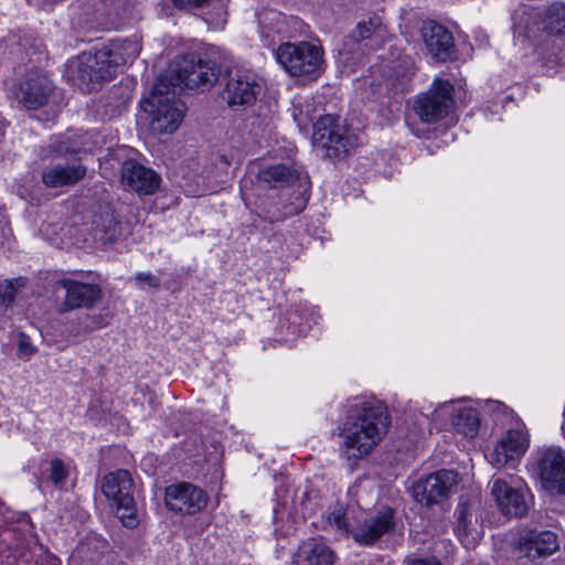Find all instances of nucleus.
I'll use <instances>...</instances> for the list:
<instances>
[{
  "label": "nucleus",
  "instance_id": "obj_1",
  "mask_svg": "<svg viewBox=\"0 0 565 565\" xmlns=\"http://www.w3.org/2000/svg\"><path fill=\"white\" fill-rule=\"evenodd\" d=\"M220 75L215 62L196 54L177 58L167 73L159 77L143 109L151 117V128L160 134H171L184 116V104L175 98V88H201L214 84Z\"/></svg>",
  "mask_w": 565,
  "mask_h": 565
},
{
  "label": "nucleus",
  "instance_id": "obj_2",
  "mask_svg": "<svg viewBox=\"0 0 565 565\" xmlns=\"http://www.w3.org/2000/svg\"><path fill=\"white\" fill-rule=\"evenodd\" d=\"M343 407L344 416L333 435L341 439L340 454L349 461H358L367 456L387 434L390 416L385 405L369 395L350 397Z\"/></svg>",
  "mask_w": 565,
  "mask_h": 565
},
{
  "label": "nucleus",
  "instance_id": "obj_3",
  "mask_svg": "<svg viewBox=\"0 0 565 565\" xmlns=\"http://www.w3.org/2000/svg\"><path fill=\"white\" fill-rule=\"evenodd\" d=\"M387 38L382 19L373 14L358 22L355 29L343 40L339 57L348 66L356 65L369 52L377 50Z\"/></svg>",
  "mask_w": 565,
  "mask_h": 565
},
{
  "label": "nucleus",
  "instance_id": "obj_4",
  "mask_svg": "<svg viewBox=\"0 0 565 565\" xmlns=\"http://www.w3.org/2000/svg\"><path fill=\"white\" fill-rule=\"evenodd\" d=\"M276 61L291 76L319 75L323 72L321 46L301 41L282 43L275 52Z\"/></svg>",
  "mask_w": 565,
  "mask_h": 565
},
{
  "label": "nucleus",
  "instance_id": "obj_5",
  "mask_svg": "<svg viewBox=\"0 0 565 565\" xmlns=\"http://www.w3.org/2000/svg\"><path fill=\"white\" fill-rule=\"evenodd\" d=\"M134 481L128 470L119 469L103 478L102 491L115 509L121 523L129 529L138 525L137 508L132 495Z\"/></svg>",
  "mask_w": 565,
  "mask_h": 565
},
{
  "label": "nucleus",
  "instance_id": "obj_6",
  "mask_svg": "<svg viewBox=\"0 0 565 565\" xmlns=\"http://www.w3.org/2000/svg\"><path fill=\"white\" fill-rule=\"evenodd\" d=\"M491 494L502 514L507 516H525L533 500L531 490L524 481L512 476L510 481L501 478L493 479Z\"/></svg>",
  "mask_w": 565,
  "mask_h": 565
},
{
  "label": "nucleus",
  "instance_id": "obj_7",
  "mask_svg": "<svg viewBox=\"0 0 565 565\" xmlns=\"http://www.w3.org/2000/svg\"><path fill=\"white\" fill-rule=\"evenodd\" d=\"M68 72L86 89H93L96 84L108 82L116 75L102 46L95 52H84L71 61Z\"/></svg>",
  "mask_w": 565,
  "mask_h": 565
},
{
  "label": "nucleus",
  "instance_id": "obj_8",
  "mask_svg": "<svg viewBox=\"0 0 565 565\" xmlns=\"http://www.w3.org/2000/svg\"><path fill=\"white\" fill-rule=\"evenodd\" d=\"M454 86L446 79H434L430 88L419 95L414 110L423 122L433 124L443 119L452 108Z\"/></svg>",
  "mask_w": 565,
  "mask_h": 565
},
{
  "label": "nucleus",
  "instance_id": "obj_9",
  "mask_svg": "<svg viewBox=\"0 0 565 565\" xmlns=\"http://www.w3.org/2000/svg\"><path fill=\"white\" fill-rule=\"evenodd\" d=\"M313 143L327 150L328 157L347 154L354 146L355 140L349 134L340 118L326 115L315 124Z\"/></svg>",
  "mask_w": 565,
  "mask_h": 565
},
{
  "label": "nucleus",
  "instance_id": "obj_10",
  "mask_svg": "<svg viewBox=\"0 0 565 565\" xmlns=\"http://www.w3.org/2000/svg\"><path fill=\"white\" fill-rule=\"evenodd\" d=\"M530 446V435L524 425L508 429L498 440L493 450L487 456L488 461L497 469L505 466L514 467L525 455Z\"/></svg>",
  "mask_w": 565,
  "mask_h": 565
},
{
  "label": "nucleus",
  "instance_id": "obj_11",
  "mask_svg": "<svg viewBox=\"0 0 565 565\" xmlns=\"http://www.w3.org/2000/svg\"><path fill=\"white\" fill-rule=\"evenodd\" d=\"M542 487L553 493H565V456L559 447L542 448L534 456Z\"/></svg>",
  "mask_w": 565,
  "mask_h": 565
},
{
  "label": "nucleus",
  "instance_id": "obj_12",
  "mask_svg": "<svg viewBox=\"0 0 565 565\" xmlns=\"http://www.w3.org/2000/svg\"><path fill=\"white\" fill-rule=\"evenodd\" d=\"M53 90V83L39 71L28 72L11 89L15 99L28 109H39L46 105Z\"/></svg>",
  "mask_w": 565,
  "mask_h": 565
},
{
  "label": "nucleus",
  "instance_id": "obj_13",
  "mask_svg": "<svg viewBox=\"0 0 565 565\" xmlns=\"http://www.w3.org/2000/svg\"><path fill=\"white\" fill-rule=\"evenodd\" d=\"M458 482V473L441 469L413 482V498L425 505H431L445 499Z\"/></svg>",
  "mask_w": 565,
  "mask_h": 565
},
{
  "label": "nucleus",
  "instance_id": "obj_14",
  "mask_svg": "<svg viewBox=\"0 0 565 565\" xmlns=\"http://www.w3.org/2000/svg\"><path fill=\"white\" fill-rule=\"evenodd\" d=\"M394 526L395 512L392 508L384 507L367 514L351 530V535L358 544L369 546L393 531Z\"/></svg>",
  "mask_w": 565,
  "mask_h": 565
},
{
  "label": "nucleus",
  "instance_id": "obj_15",
  "mask_svg": "<svg viewBox=\"0 0 565 565\" xmlns=\"http://www.w3.org/2000/svg\"><path fill=\"white\" fill-rule=\"evenodd\" d=\"M166 504L171 511L195 514L207 503V495L195 484L179 482L166 489Z\"/></svg>",
  "mask_w": 565,
  "mask_h": 565
},
{
  "label": "nucleus",
  "instance_id": "obj_16",
  "mask_svg": "<svg viewBox=\"0 0 565 565\" xmlns=\"http://www.w3.org/2000/svg\"><path fill=\"white\" fill-rule=\"evenodd\" d=\"M422 39L428 53L437 61L456 57V45L452 33L443 24L427 20L420 26Z\"/></svg>",
  "mask_w": 565,
  "mask_h": 565
},
{
  "label": "nucleus",
  "instance_id": "obj_17",
  "mask_svg": "<svg viewBox=\"0 0 565 565\" xmlns=\"http://www.w3.org/2000/svg\"><path fill=\"white\" fill-rule=\"evenodd\" d=\"M58 285L65 289L66 295L61 303V312L78 308L89 309L102 298V289L96 284H87L73 278H62Z\"/></svg>",
  "mask_w": 565,
  "mask_h": 565
},
{
  "label": "nucleus",
  "instance_id": "obj_18",
  "mask_svg": "<svg viewBox=\"0 0 565 565\" xmlns=\"http://www.w3.org/2000/svg\"><path fill=\"white\" fill-rule=\"evenodd\" d=\"M260 85L247 73L235 71L227 74L223 98L230 106L248 105L256 99Z\"/></svg>",
  "mask_w": 565,
  "mask_h": 565
},
{
  "label": "nucleus",
  "instance_id": "obj_19",
  "mask_svg": "<svg viewBox=\"0 0 565 565\" xmlns=\"http://www.w3.org/2000/svg\"><path fill=\"white\" fill-rule=\"evenodd\" d=\"M121 182L138 194L148 195L159 188L160 177L152 169L128 160L121 169Z\"/></svg>",
  "mask_w": 565,
  "mask_h": 565
},
{
  "label": "nucleus",
  "instance_id": "obj_20",
  "mask_svg": "<svg viewBox=\"0 0 565 565\" xmlns=\"http://www.w3.org/2000/svg\"><path fill=\"white\" fill-rule=\"evenodd\" d=\"M449 408L452 411V426L458 434L466 438H475L480 428V417L477 409L469 406L454 407L452 402H445L435 408L434 416H439L441 412H447Z\"/></svg>",
  "mask_w": 565,
  "mask_h": 565
},
{
  "label": "nucleus",
  "instance_id": "obj_21",
  "mask_svg": "<svg viewBox=\"0 0 565 565\" xmlns=\"http://www.w3.org/2000/svg\"><path fill=\"white\" fill-rule=\"evenodd\" d=\"M94 238L102 244H111L121 235V224L109 204L99 205L92 221Z\"/></svg>",
  "mask_w": 565,
  "mask_h": 565
},
{
  "label": "nucleus",
  "instance_id": "obj_22",
  "mask_svg": "<svg viewBox=\"0 0 565 565\" xmlns=\"http://www.w3.org/2000/svg\"><path fill=\"white\" fill-rule=\"evenodd\" d=\"M558 550L557 535L552 531L530 530L521 540V551L530 559L552 555Z\"/></svg>",
  "mask_w": 565,
  "mask_h": 565
},
{
  "label": "nucleus",
  "instance_id": "obj_23",
  "mask_svg": "<svg viewBox=\"0 0 565 565\" xmlns=\"http://www.w3.org/2000/svg\"><path fill=\"white\" fill-rule=\"evenodd\" d=\"M116 0H76L73 12L87 24L104 25L116 13Z\"/></svg>",
  "mask_w": 565,
  "mask_h": 565
},
{
  "label": "nucleus",
  "instance_id": "obj_24",
  "mask_svg": "<svg viewBox=\"0 0 565 565\" xmlns=\"http://www.w3.org/2000/svg\"><path fill=\"white\" fill-rule=\"evenodd\" d=\"M102 47L115 74L120 65L135 61L141 51V44L137 38L110 41L107 44H103Z\"/></svg>",
  "mask_w": 565,
  "mask_h": 565
},
{
  "label": "nucleus",
  "instance_id": "obj_25",
  "mask_svg": "<svg viewBox=\"0 0 565 565\" xmlns=\"http://www.w3.org/2000/svg\"><path fill=\"white\" fill-rule=\"evenodd\" d=\"M85 174L86 168L82 164H57L43 169L41 177L47 188H58L75 184Z\"/></svg>",
  "mask_w": 565,
  "mask_h": 565
},
{
  "label": "nucleus",
  "instance_id": "obj_26",
  "mask_svg": "<svg viewBox=\"0 0 565 565\" xmlns=\"http://www.w3.org/2000/svg\"><path fill=\"white\" fill-rule=\"evenodd\" d=\"M311 322L317 323L313 311H310L306 318L299 310L288 311L286 318L279 324L280 332L285 333L286 331V335L281 337L280 340L286 344H291L297 337L305 335L309 331Z\"/></svg>",
  "mask_w": 565,
  "mask_h": 565
},
{
  "label": "nucleus",
  "instance_id": "obj_27",
  "mask_svg": "<svg viewBox=\"0 0 565 565\" xmlns=\"http://www.w3.org/2000/svg\"><path fill=\"white\" fill-rule=\"evenodd\" d=\"M301 173L285 164H274L262 169L258 173L260 182L270 188H279L301 180Z\"/></svg>",
  "mask_w": 565,
  "mask_h": 565
},
{
  "label": "nucleus",
  "instance_id": "obj_28",
  "mask_svg": "<svg viewBox=\"0 0 565 565\" xmlns=\"http://www.w3.org/2000/svg\"><path fill=\"white\" fill-rule=\"evenodd\" d=\"M300 559L309 565H333L335 555L324 542L311 539L300 547Z\"/></svg>",
  "mask_w": 565,
  "mask_h": 565
},
{
  "label": "nucleus",
  "instance_id": "obj_29",
  "mask_svg": "<svg viewBox=\"0 0 565 565\" xmlns=\"http://www.w3.org/2000/svg\"><path fill=\"white\" fill-rule=\"evenodd\" d=\"M19 525H9L3 529H0V554L9 553L11 556H17L20 554L22 543L21 539L18 537V531L29 529V521L25 514H22L19 519Z\"/></svg>",
  "mask_w": 565,
  "mask_h": 565
},
{
  "label": "nucleus",
  "instance_id": "obj_30",
  "mask_svg": "<svg viewBox=\"0 0 565 565\" xmlns=\"http://www.w3.org/2000/svg\"><path fill=\"white\" fill-rule=\"evenodd\" d=\"M211 0H172L173 4L178 8H201L205 4H209ZM221 6L213 13H207L205 21L211 25L213 30H221L226 24V9L224 6V0H220Z\"/></svg>",
  "mask_w": 565,
  "mask_h": 565
},
{
  "label": "nucleus",
  "instance_id": "obj_31",
  "mask_svg": "<svg viewBox=\"0 0 565 565\" xmlns=\"http://www.w3.org/2000/svg\"><path fill=\"white\" fill-rule=\"evenodd\" d=\"M544 29L552 35H565V2L553 3L548 7Z\"/></svg>",
  "mask_w": 565,
  "mask_h": 565
},
{
  "label": "nucleus",
  "instance_id": "obj_32",
  "mask_svg": "<svg viewBox=\"0 0 565 565\" xmlns=\"http://www.w3.org/2000/svg\"><path fill=\"white\" fill-rule=\"evenodd\" d=\"M25 281L22 277L0 281V317L11 308L18 291L25 286Z\"/></svg>",
  "mask_w": 565,
  "mask_h": 565
},
{
  "label": "nucleus",
  "instance_id": "obj_33",
  "mask_svg": "<svg viewBox=\"0 0 565 565\" xmlns=\"http://www.w3.org/2000/svg\"><path fill=\"white\" fill-rule=\"evenodd\" d=\"M49 465V480L55 487H63L70 476V465L58 458L51 459Z\"/></svg>",
  "mask_w": 565,
  "mask_h": 565
},
{
  "label": "nucleus",
  "instance_id": "obj_34",
  "mask_svg": "<svg viewBox=\"0 0 565 565\" xmlns=\"http://www.w3.org/2000/svg\"><path fill=\"white\" fill-rule=\"evenodd\" d=\"M327 521L330 526L335 529L342 534L348 535L351 530L345 520V511L342 505H334L327 515Z\"/></svg>",
  "mask_w": 565,
  "mask_h": 565
},
{
  "label": "nucleus",
  "instance_id": "obj_35",
  "mask_svg": "<svg viewBox=\"0 0 565 565\" xmlns=\"http://www.w3.org/2000/svg\"><path fill=\"white\" fill-rule=\"evenodd\" d=\"M50 147L53 151H55L58 154H73L78 153L81 151L79 147L76 146L72 140L70 136H60L55 137Z\"/></svg>",
  "mask_w": 565,
  "mask_h": 565
},
{
  "label": "nucleus",
  "instance_id": "obj_36",
  "mask_svg": "<svg viewBox=\"0 0 565 565\" xmlns=\"http://www.w3.org/2000/svg\"><path fill=\"white\" fill-rule=\"evenodd\" d=\"M132 279L140 289L148 287L152 290H158L161 287L160 277L156 276L151 271H139Z\"/></svg>",
  "mask_w": 565,
  "mask_h": 565
},
{
  "label": "nucleus",
  "instance_id": "obj_37",
  "mask_svg": "<svg viewBox=\"0 0 565 565\" xmlns=\"http://www.w3.org/2000/svg\"><path fill=\"white\" fill-rule=\"evenodd\" d=\"M457 518L456 532L459 537L468 535V505L460 503L455 512Z\"/></svg>",
  "mask_w": 565,
  "mask_h": 565
},
{
  "label": "nucleus",
  "instance_id": "obj_38",
  "mask_svg": "<svg viewBox=\"0 0 565 565\" xmlns=\"http://www.w3.org/2000/svg\"><path fill=\"white\" fill-rule=\"evenodd\" d=\"M486 409L493 415L507 416L508 414L512 413V411L509 409V407L505 404H503L500 401L493 399H489L486 402Z\"/></svg>",
  "mask_w": 565,
  "mask_h": 565
},
{
  "label": "nucleus",
  "instance_id": "obj_39",
  "mask_svg": "<svg viewBox=\"0 0 565 565\" xmlns=\"http://www.w3.org/2000/svg\"><path fill=\"white\" fill-rule=\"evenodd\" d=\"M34 352L35 348L31 344L29 338L24 333H21L19 339V353L30 356Z\"/></svg>",
  "mask_w": 565,
  "mask_h": 565
},
{
  "label": "nucleus",
  "instance_id": "obj_40",
  "mask_svg": "<svg viewBox=\"0 0 565 565\" xmlns=\"http://www.w3.org/2000/svg\"><path fill=\"white\" fill-rule=\"evenodd\" d=\"M412 565H441L440 562L435 557L427 558H414Z\"/></svg>",
  "mask_w": 565,
  "mask_h": 565
},
{
  "label": "nucleus",
  "instance_id": "obj_41",
  "mask_svg": "<svg viewBox=\"0 0 565 565\" xmlns=\"http://www.w3.org/2000/svg\"><path fill=\"white\" fill-rule=\"evenodd\" d=\"M298 565H309V564L303 562V561H301V559H299Z\"/></svg>",
  "mask_w": 565,
  "mask_h": 565
},
{
  "label": "nucleus",
  "instance_id": "obj_42",
  "mask_svg": "<svg viewBox=\"0 0 565 565\" xmlns=\"http://www.w3.org/2000/svg\"><path fill=\"white\" fill-rule=\"evenodd\" d=\"M6 231H7V230H6V227H4V226H2V227H1V234H2L3 236L6 235Z\"/></svg>",
  "mask_w": 565,
  "mask_h": 565
},
{
  "label": "nucleus",
  "instance_id": "obj_43",
  "mask_svg": "<svg viewBox=\"0 0 565 565\" xmlns=\"http://www.w3.org/2000/svg\"><path fill=\"white\" fill-rule=\"evenodd\" d=\"M411 65H413V62L411 60H408L407 67L411 66Z\"/></svg>",
  "mask_w": 565,
  "mask_h": 565
}]
</instances>
